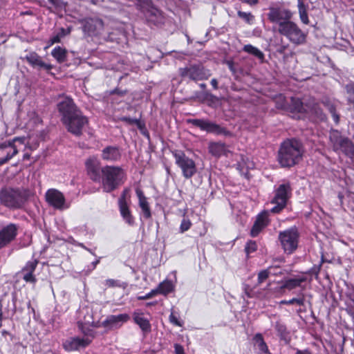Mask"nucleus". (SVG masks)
Segmentation results:
<instances>
[{"label":"nucleus","mask_w":354,"mask_h":354,"mask_svg":"<svg viewBox=\"0 0 354 354\" xmlns=\"http://www.w3.org/2000/svg\"><path fill=\"white\" fill-rule=\"evenodd\" d=\"M211 84L214 87V89L218 88V82L216 79H212L211 80Z\"/></svg>","instance_id":"338daca9"},{"label":"nucleus","mask_w":354,"mask_h":354,"mask_svg":"<svg viewBox=\"0 0 354 354\" xmlns=\"http://www.w3.org/2000/svg\"><path fill=\"white\" fill-rule=\"evenodd\" d=\"M19 140H21L19 138H15L14 139H12L11 140L4 142L3 143L0 144V149H5L7 147H11L12 149H13V147H15V141Z\"/></svg>","instance_id":"3c124183"},{"label":"nucleus","mask_w":354,"mask_h":354,"mask_svg":"<svg viewBox=\"0 0 354 354\" xmlns=\"http://www.w3.org/2000/svg\"><path fill=\"white\" fill-rule=\"evenodd\" d=\"M52 56L59 63H63L66 60L67 50L60 46L55 47L51 52Z\"/></svg>","instance_id":"2f4dec72"},{"label":"nucleus","mask_w":354,"mask_h":354,"mask_svg":"<svg viewBox=\"0 0 354 354\" xmlns=\"http://www.w3.org/2000/svg\"><path fill=\"white\" fill-rule=\"evenodd\" d=\"M100 257L98 259H97L96 261L92 262V263H91V266H92L91 269L92 270L95 268L96 266L100 263Z\"/></svg>","instance_id":"774afa93"},{"label":"nucleus","mask_w":354,"mask_h":354,"mask_svg":"<svg viewBox=\"0 0 354 354\" xmlns=\"http://www.w3.org/2000/svg\"><path fill=\"white\" fill-rule=\"evenodd\" d=\"M306 279L304 277L292 278L286 279L283 285L281 286L282 288H286L288 290H292L297 287L301 286V283L304 282Z\"/></svg>","instance_id":"c756f323"},{"label":"nucleus","mask_w":354,"mask_h":354,"mask_svg":"<svg viewBox=\"0 0 354 354\" xmlns=\"http://www.w3.org/2000/svg\"><path fill=\"white\" fill-rule=\"evenodd\" d=\"M26 60L32 67H38L39 68H44L46 71H50L53 68L51 64H46L41 59V57L35 52H31L27 54L25 57Z\"/></svg>","instance_id":"aec40b11"},{"label":"nucleus","mask_w":354,"mask_h":354,"mask_svg":"<svg viewBox=\"0 0 354 354\" xmlns=\"http://www.w3.org/2000/svg\"><path fill=\"white\" fill-rule=\"evenodd\" d=\"M71 32V30L70 29H68L67 30L66 29H64V28H62L59 30V32L61 33V35L64 37L65 35L69 34Z\"/></svg>","instance_id":"69168bd1"},{"label":"nucleus","mask_w":354,"mask_h":354,"mask_svg":"<svg viewBox=\"0 0 354 354\" xmlns=\"http://www.w3.org/2000/svg\"><path fill=\"white\" fill-rule=\"evenodd\" d=\"M257 249V245L256 242L254 241H249L248 242H247L245 247V251L248 255L250 254V253L255 252Z\"/></svg>","instance_id":"a18cd8bd"},{"label":"nucleus","mask_w":354,"mask_h":354,"mask_svg":"<svg viewBox=\"0 0 354 354\" xmlns=\"http://www.w3.org/2000/svg\"><path fill=\"white\" fill-rule=\"evenodd\" d=\"M308 106L310 107V111H308L309 113L317 115V118L321 120H324L326 118L325 115L323 113L318 105L315 103L314 100H312L309 102Z\"/></svg>","instance_id":"c9c22d12"},{"label":"nucleus","mask_w":354,"mask_h":354,"mask_svg":"<svg viewBox=\"0 0 354 354\" xmlns=\"http://www.w3.org/2000/svg\"><path fill=\"white\" fill-rule=\"evenodd\" d=\"M328 109L329 112L331 113L334 122L336 124H338L339 122V116L336 112L335 107L333 104H329L328 106Z\"/></svg>","instance_id":"8fccbe9b"},{"label":"nucleus","mask_w":354,"mask_h":354,"mask_svg":"<svg viewBox=\"0 0 354 354\" xmlns=\"http://www.w3.org/2000/svg\"><path fill=\"white\" fill-rule=\"evenodd\" d=\"M288 45H281L279 46L277 49V52L281 55L284 54Z\"/></svg>","instance_id":"680f3d73"},{"label":"nucleus","mask_w":354,"mask_h":354,"mask_svg":"<svg viewBox=\"0 0 354 354\" xmlns=\"http://www.w3.org/2000/svg\"><path fill=\"white\" fill-rule=\"evenodd\" d=\"M133 318L136 324H138L144 333L151 331V324L149 319L144 317L143 313L140 311H135L133 314Z\"/></svg>","instance_id":"5701e85b"},{"label":"nucleus","mask_w":354,"mask_h":354,"mask_svg":"<svg viewBox=\"0 0 354 354\" xmlns=\"http://www.w3.org/2000/svg\"><path fill=\"white\" fill-rule=\"evenodd\" d=\"M308 106L310 107V111H308L309 113L317 115V118L321 120H324L326 118L325 115L323 113L318 105L315 103L314 100H312L309 102Z\"/></svg>","instance_id":"f704fd0d"},{"label":"nucleus","mask_w":354,"mask_h":354,"mask_svg":"<svg viewBox=\"0 0 354 354\" xmlns=\"http://www.w3.org/2000/svg\"><path fill=\"white\" fill-rule=\"evenodd\" d=\"M275 329L281 336H283L286 333V326L279 322L275 324Z\"/></svg>","instance_id":"603ef678"},{"label":"nucleus","mask_w":354,"mask_h":354,"mask_svg":"<svg viewBox=\"0 0 354 354\" xmlns=\"http://www.w3.org/2000/svg\"><path fill=\"white\" fill-rule=\"evenodd\" d=\"M121 157L119 148L114 146H108L102 151V159L108 161H117Z\"/></svg>","instance_id":"4be33fe9"},{"label":"nucleus","mask_w":354,"mask_h":354,"mask_svg":"<svg viewBox=\"0 0 354 354\" xmlns=\"http://www.w3.org/2000/svg\"><path fill=\"white\" fill-rule=\"evenodd\" d=\"M136 192L139 200V206L142 209L144 217L145 218H150L151 214L147 198L145 196L144 193L141 189H137Z\"/></svg>","instance_id":"b1692460"},{"label":"nucleus","mask_w":354,"mask_h":354,"mask_svg":"<svg viewBox=\"0 0 354 354\" xmlns=\"http://www.w3.org/2000/svg\"><path fill=\"white\" fill-rule=\"evenodd\" d=\"M176 164L181 169L183 176L185 178H191L196 173V166L194 161L179 150L172 151Z\"/></svg>","instance_id":"9d476101"},{"label":"nucleus","mask_w":354,"mask_h":354,"mask_svg":"<svg viewBox=\"0 0 354 354\" xmlns=\"http://www.w3.org/2000/svg\"><path fill=\"white\" fill-rule=\"evenodd\" d=\"M298 8H299V17H300L301 22L306 25L308 24L309 19H308L306 8L304 6V3H299V7H298Z\"/></svg>","instance_id":"ea45409f"},{"label":"nucleus","mask_w":354,"mask_h":354,"mask_svg":"<svg viewBox=\"0 0 354 354\" xmlns=\"http://www.w3.org/2000/svg\"><path fill=\"white\" fill-rule=\"evenodd\" d=\"M243 50L248 54L254 55L255 57L259 59L261 62L264 61V54L259 48L253 46L251 44L245 45L243 48Z\"/></svg>","instance_id":"7c9ffc66"},{"label":"nucleus","mask_w":354,"mask_h":354,"mask_svg":"<svg viewBox=\"0 0 354 354\" xmlns=\"http://www.w3.org/2000/svg\"><path fill=\"white\" fill-rule=\"evenodd\" d=\"M86 165L91 178L95 182H101L104 192H111L122 183L124 171L121 167L105 166L99 169L97 165L90 160L86 161Z\"/></svg>","instance_id":"f03ea898"},{"label":"nucleus","mask_w":354,"mask_h":354,"mask_svg":"<svg viewBox=\"0 0 354 354\" xmlns=\"http://www.w3.org/2000/svg\"><path fill=\"white\" fill-rule=\"evenodd\" d=\"M45 196L47 203L55 209L61 210L68 207V206L66 205L64 194L57 189H48L46 192Z\"/></svg>","instance_id":"ddd939ff"},{"label":"nucleus","mask_w":354,"mask_h":354,"mask_svg":"<svg viewBox=\"0 0 354 354\" xmlns=\"http://www.w3.org/2000/svg\"><path fill=\"white\" fill-rule=\"evenodd\" d=\"M299 233L295 227H291L283 232H280L279 239L286 253L291 254L297 248Z\"/></svg>","instance_id":"9b49d317"},{"label":"nucleus","mask_w":354,"mask_h":354,"mask_svg":"<svg viewBox=\"0 0 354 354\" xmlns=\"http://www.w3.org/2000/svg\"><path fill=\"white\" fill-rule=\"evenodd\" d=\"M276 107L279 109H288V102L286 100V98L283 95H279L275 99Z\"/></svg>","instance_id":"a19ab883"},{"label":"nucleus","mask_w":354,"mask_h":354,"mask_svg":"<svg viewBox=\"0 0 354 354\" xmlns=\"http://www.w3.org/2000/svg\"><path fill=\"white\" fill-rule=\"evenodd\" d=\"M269 12L267 14L268 20L278 25V28H281L282 24L290 21L293 16L292 12L286 8L280 7H270Z\"/></svg>","instance_id":"f8f14e48"},{"label":"nucleus","mask_w":354,"mask_h":354,"mask_svg":"<svg viewBox=\"0 0 354 354\" xmlns=\"http://www.w3.org/2000/svg\"><path fill=\"white\" fill-rule=\"evenodd\" d=\"M86 326L87 325H84L82 323L78 324L79 328L84 334V337H82V339L88 340L90 344L92 342L93 339L95 337L96 332L93 330L92 328L87 327Z\"/></svg>","instance_id":"c85d7f7f"},{"label":"nucleus","mask_w":354,"mask_h":354,"mask_svg":"<svg viewBox=\"0 0 354 354\" xmlns=\"http://www.w3.org/2000/svg\"><path fill=\"white\" fill-rule=\"evenodd\" d=\"M278 32L286 37L291 43L301 45L306 41V34L292 21H288L278 28Z\"/></svg>","instance_id":"0eeeda50"},{"label":"nucleus","mask_w":354,"mask_h":354,"mask_svg":"<svg viewBox=\"0 0 354 354\" xmlns=\"http://www.w3.org/2000/svg\"><path fill=\"white\" fill-rule=\"evenodd\" d=\"M120 121L124 122L125 123L133 125L135 124L137 127L142 131L145 129V123L141 122L140 120L136 118H131L130 117L123 116L119 119Z\"/></svg>","instance_id":"473e14b6"},{"label":"nucleus","mask_w":354,"mask_h":354,"mask_svg":"<svg viewBox=\"0 0 354 354\" xmlns=\"http://www.w3.org/2000/svg\"><path fill=\"white\" fill-rule=\"evenodd\" d=\"M157 295H158V290H156V289H153L151 292H149V293L146 294L144 296H139V297H138L137 299L138 300L149 299H151V298H152L153 297H154V296H156Z\"/></svg>","instance_id":"5fc2aeb1"},{"label":"nucleus","mask_w":354,"mask_h":354,"mask_svg":"<svg viewBox=\"0 0 354 354\" xmlns=\"http://www.w3.org/2000/svg\"><path fill=\"white\" fill-rule=\"evenodd\" d=\"M129 318V315L127 314L109 315L102 322L101 326L108 328L110 330L118 328L120 327L123 323L127 322Z\"/></svg>","instance_id":"2eb2a0df"},{"label":"nucleus","mask_w":354,"mask_h":354,"mask_svg":"<svg viewBox=\"0 0 354 354\" xmlns=\"http://www.w3.org/2000/svg\"><path fill=\"white\" fill-rule=\"evenodd\" d=\"M309 103L301 101L298 97H291L290 102L288 103V109L292 113H308L310 111Z\"/></svg>","instance_id":"6ab92c4d"},{"label":"nucleus","mask_w":354,"mask_h":354,"mask_svg":"<svg viewBox=\"0 0 354 354\" xmlns=\"http://www.w3.org/2000/svg\"><path fill=\"white\" fill-rule=\"evenodd\" d=\"M156 290L158 294L167 295L173 290V284L169 281H165L158 285Z\"/></svg>","instance_id":"72a5a7b5"},{"label":"nucleus","mask_w":354,"mask_h":354,"mask_svg":"<svg viewBox=\"0 0 354 354\" xmlns=\"http://www.w3.org/2000/svg\"><path fill=\"white\" fill-rule=\"evenodd\" d=\"M127 93V90H122V89L118 88H116L115 89L112 90L111 91H110V94H111V95L117 94V95H118L120 96H124Z\"/></svg>","instance_id":"bf43d9fd"},{"label":"nucleus","mask_w":354,"mask_h":354,"mask_svg":"<svg viewBox=\"0 0 354 354\" xmlns=\"http://www.w3.org/2000/svg\"><path fill=\"white\" fill-rule=\"evenodd\" d=\"M60 41V39L59 38V36L57 35H54L50 39V44H53L55 43H59Z\"/></svg>","instance_id":"0e129e2a"},{"label":"nucleus","mask_w":354,"mask_h":354,"mask_svg":"<svg viewBox=\"0 0 354 354\" xmlns=\"http://www.w3.org/2000/svg\"><path fill=\"white\" fill-rule=\"evenodd\" d=\"M292 189L290 183L280 185L274 192V196L271 201L274 206L270 209V212L278 214L286 206L287 202L290 197Z\"/></svg>","instance_id":"6e6552de"},{"label":"nucleus","mask_w":354,"mask_h":354,"mask_svg":"<svg viewBox=\"0 0 354 354\" xmlns=\"http://www.w3.org/2000/svg\"><path fill=\"white\" fill-rule=\"evenodd\" d=\"M57 109L62 116L61 120L68 131L75 136H80L88 123V119L73 100L70 97H65L57 104Z\"/></svg>","instance_id":"f257e3e1"},{"label":"nucleus","mask_w":354,"mask_h":354,"mask_svg":"<svg viewBox=\"0 0 354 354\" xmlns=\"http://www.w3.org/2000/svg\"><path fill=\"white\" fill-rule=\"evenodd\" d=\"M146 17L149 23L156 26H160L165 23V17L162 12L154 8H151L147 12Z\"/></svg>","instance_id":"412c9836"},{"label":"nucleus","mask_w":354,"mask_h":354,"mask_svg":"<svg viewBox=\"0 0 354 354\" xmlns=\"http://www.w3.org/2000/svg\"><path fill=\"white\" fill-rule=\"evenodd\" d=\"M323 262V259H322L321 263L319 265H315L313 268H311L308 273L312 275H315L316 277L318 275L319 272H320L322 265Z\"/></svg>","instance_id":"864d4df0"},{"label":"nucleus","mask_w":354,"mask_h":354,"mask_svg":"<svg viewBox=\"0 0 354 354\" xmlns=\"http://www.w3.org/2000/svg\"><path fill=\"white\" fill-rule=\"evenodd\" d=\"M105 286L108 288L118 287L122 289H125L127 286V283L120 281V280L109 279L105 281Z\"/></svg>","instance_id":"4c0bfd02"},{"label":"nucleus","mask_w":354,"mask_h":354,"mask_svg":"<svg viewBox=\"0 0 354 354\" xmlns=\"http://www.w3.org/2000/svg\"><path fill=\"white\" fill-rule=\"evenodd\" d=\"M129 190L128 189H124L118 199V204L128 203V198H129Z\"/></svg>","instance_id":"09e8293b"},{"label":"nucleus","mask_w":354,"mask_h":354,"mask_svg":"<svg viewBox=\"0 0 354 354\" xmlns=\"http://www.w3.org/2000/svg\"><path fill=\"white\" fill-rule=\"evenodd\" d=\"M329 140L335 152L341 151L354 162V144L348 138L343 136L339 131L332 129L329 133Z\"/></svg>","instance_id":"39448f33"},{"label":"nucleus","mask_w":354,"mask_h":354,"mask_svg":"<svg viewBox=\"0 0 354 354\" xmlns=\"http://www.w3.org/2000/svg\"><path fill=\"white\" fill-rule=\"evenodd\" d=\"M18 153V150L16 147H13L12 152H8L4 158H0V166L8 162L11 158Z\"/></svg>","instance_id":"37998d69"},{"label":"nucleus","mask_w":354,"mask_h":354,"mask_svg":"<svg viewBox=\"0 0 354 354\" xmlns=\"http://www.w3.org/2000/svg\"><path fill=\"white\" fill-rule=\"evenodd\" d=\"M254 341L255 342V344L257 345L259 350L262 353L268 350V346L265 341L263 340V336L261 333H257L254 335Z\"/></svg>","instance_id":"e433bc0d"},{"label":"nucleus","mask_w":354,"mask_h":354,"mask_svg":"<svg viewBox=\"0 0 354 354\" xmlns=\"http://www.w3.org/2000/svg\"><path fill=\"white\" fill-rule=\"evenodd\" d=\"M174 348L175 354H185L184 348L181 345L178 344H175Z\"/></svg>","instance_id":"052dcab7"},{"label":"nucleus","mask_w":354,"mask_h":354,"mask_svg":"<svg viewBox=\"0 0 354 354\" xmlns=\"http://www.w3.org/2000/svg\"><path fill=\"white\" fill-rule=\"evenodd\" d=\"M281 304H297L298 306H303L304 304V298H292L290 300H282L280 301Z\"/></svg>","instance_id":"c03bdc74"},{"label":"nucleus","mask_w":354,"mask_h":354,"mask_svg":"<svg viewBox=\"0 0 354 354\" xmlns=\"http://www.w3.org/2000/svg\"><path fill=\"white\" fill-rule=\"evenodd\" d=\"M38 261L37 260L28 261L23 269V272H33L37 267Z\"/></svg>","instance_id":"de8ad7c7"},{"label":"nucleus","mask_w":354,"mask_h":354,"mask_svg":"<svg viewBox=\"0 0 354 354\" xmlns=\"http://www.w3.org/2000/svg\"><path fill=\"white\" fill-rule=\"evenodd\" d=\"M169 322L174 325L178 326H183V322L179 321L178 319L174 315L173 313H171V315H169Z\"/></svg>","instance_id":"4d7b16f0"},{"label":"nucleus","mask_w":354,"mask_h":354,"mask_svg":"<svg viewBox=\"0 0 354 354\" xmlns=\"http://www.w3.org/2000/svg\"><path fill=\"white\" fill-rule=\"evenodd\" d=\"M269 212L263 211L258 214L257 219L251 229L250 234L252 236H257L259 232L268 224Z\"/></svg>","instance_id":"a211bd4d"},{"label":"nucleus","mask_w":354,"mask_h":354,"mask_svg":"<svg viewBox=\"0 0 354 354\" xmlns=\"http://www.w3.org/2000/svg\"><path fill=\"white\" fill-rule=\"evenodd\" d=\"M120 214L124 221L130 225L134 224V218L129 209V204H118Z\"/></svg>","instance_id":"bb28decb"},{"label":"nucleus","mask_w":354,"mask_h":354,"mask_svg":"<svg viewBox=\"0 0 354 354\" xmlns=\"http://www.w3.org/2000/svg\"><path fill=\"white\" fill-rule=\"evenodd\" d=\"M272 270H279V266H270L260 271L258 274V284L264 282L270 275H278L280 273V272H272Z\"/></svg>","instance_id":"cd10ccee"},{"label":"nucleus","mask_w":354,"mask_h":354,"mask_svg":"<svg viewBox=\"0 0 354 354\" xmlns=\"http://www.w3.org/2000/svg\"><path fill=\"white\" fill-rule=\"evenodd\" d=\"M82 30L88 36L96 35L103 28L104 23L98 18H88L82 21Z\"/></svg>","instance_id":"4468645a"},{"label":"nucleus","mask_w":354,"mask_h":354,"mask_svg":"<svg viewBox=\"0 0 354 354\" xmlns=\"http://www.w3.org/2000/svg\"><path fill=\"white\" fill-rule=\"evenodd\" d=\"M88 345V340H83L80 337H69L63 342V347L67 351H78Z\"/></svg>","instance_id":"dca6fc26"},{"label":"nucleus","mask_w":354,"mask_h":354,"mask_svg":"<svg viewBox=\"0 0 354 354\" xmlns=\"http://www.w3.org/2000/svg\"><path fill=\"white\" fill-rule=\"evenodd\" d=\"M205 98L208 100L214 101L217 100L216 97L210 93L206 92L205 93Z\"/></svg>","instance_id":"e2e57ef3"},{"label":"nucleus","mask_w":354,"mask_h":354,"mask_svg":"<svg viewBox=\"0 0 354 354\" xmlns=\"http://www.w3.org/2000/svg\"><path fill=\"white\" fill-rule=\"evenodd\" d=\"M237 15L248 24H252L254 21V16L251 12H245L239 10L237 12Z\"/></svg>","instance_id":"58836bf2"},{"label":"nucleus","mask_w":354,"mask_h":354,"mask_svg":"<svg viewBox=\"0 0 354 354\" xmlns=\"http://www.w3.org/2000/svg\"><path fill=\"white\" fill-rule=\"evenodd\" d=\"M180 76L185 80L198 82L207 80L211 76L210 71L202 64H189L178 70Z\"/></svg>","instance_id":"423d86ee"},{"label":"nucleus","mask_w":354,"mask_h":354,"mask_svg":"<svg viewBox=\"0 0 354 354\" xmlns=\"http://www.w3.org/2000/svg\"><path fill=\"white\" fill-rule=\"evenodd\" d=\"M80 315H83V318L78 321V324L82 323L84 325L92 326L94 327H99L97 323H95L93 321V314L89 308H82L80 310Z\"/></svg>","instance_id":"393cba45"},{"label":"nucleus","mask_w":354,"mask_h":354,"mask_svg":"<svg viewBox=\"0 0 354 354\" xmlns=\"http://www.w3.org/2000/svg\"><path fill=\"white\" fill-rule=\"evenodd\" d=\"M187 123L191 124L196 127H198L201 130L205 131L209 133H213L216 136H224L230 137L232 136V132L226 128L217 124L215 122L203 119H188Z\"/></svg>","instance_id":"1a4fd4ad"},{"label":"nucleus","mask_w":354,"mask_h":354,"mask_svg":"<svg viewBox=\"0 0 354 354\" xmlns=\"http://www.w3.org/2000/svg\"><path fill=\"white\" fill-rule=\"evenodd\" d=\"M192 226V222L189 218H184L180 223V233H184L187 231Z\"/></svg>","instance_id":"49530a36"},{"label":"nucleus","mask_w":354,"mask_h":354,"mask_svg":"<svg viewBox=\"0 0 354 354\" xmlns=\"http://www.w3.org/2000/svg\"><path fill=\"white\" fill-rule=\"evenodd\" d=\"M17 230V228L15 224H10L0 231V249L15 238Z\"/></svg>","instance_id":"f3484780"},{"label":"nucleus","mask_w":354,"mask_h":354,"mask_svg":"<svg viewBox=\"0 0 354 354\" xmlns=\"http://www.w3.org/2000/svg\"><path fill=\"white\" fill-rule=\"evenodd\" d=\"M346 93L348 94V101L354 104V82H351L345 86Z\"/></svg>","instance_id":"79ce46f5"},{"label":"nucleus","mask_w":354,"mask_h":354,"mask_svg":"<svg viewBox=\"0 0 354 354\" xmlns=\"http://www.w3.org/2000/svg\"><path fill=\"white\" fill-rule=\"evenodd\" d=\"M24 272L23 279L26 282H30V283L35 282L36 279H35V277L32 274L33 272Z\"/></svg>","instance_id":"6e6d98bb"},{"label":"nucleus","mask_w":354,"mask_h":354,"mask_svg":"<svg viewBox=\"0 0 354 354\" xmlns=\"http://www.w3.org/2000/svg\"><path fill=\"white\" fill-rule=\"evenodd\" d=\"M30 196L28 189L5 187L0 190V204L11 210L22 209Z\"/></svg>","instance_id":"20e7f679"},{"label":"nucleus","mask_w":354,"mask_h":354,"mask_svg":"<svg viewBox=\"0 0 354 354\" xmlns=\"http://www.w3.org/2000/svg\"><path fill=\"white\" fill-rule=\"evenodd\" d=\"M303 153V145L300 141L296 139H288L280 145L277 160L281 167L290 168L301 160Z\"/></svg>","instance_id":"7ed1b4c3"},{"label":"nucleus","mask_w":354,"mask_h":354,"mask_svg":"<svg viewBox=\"0 0 354 354\" xmlns=\"http://www.w3.org/2000/svg\"><path fill=\"white\" fill-rule=\"evenodd\" d=\"M209 151L212 156L219 157L225 155L227 150L223 142H212L209 146Z\"/></svg>","instance_id":"a878e982"},{"label":"nucleus","mask_w":354,"mask_h":354,"mask_svg":"<svg viewBox=\"0 0 354 354\" xmlns=\"http://www.w3.org/2000/svg\"><path fill=\"white\" fill-rule=\"evenodd\" d=\"M226 64L227 65L232 74L235 75L237 72L236 64H235V63L231 60L226 61Z\"/></svg>","instance_id":"13d9d810"}]
</instances>
